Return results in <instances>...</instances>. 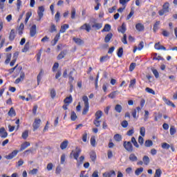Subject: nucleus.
<instances>
[{"label":"nucleus","mask_w":177,"mask_h":177,"mask_svg":"<svg viewBox=\"0 0 177 177\" xmlns=\"http://www.w3.org/2000/svg\"><path fill=\"white\" fill-rule=\"evenodd\" d=\"M55 19L57 21H60V12L59 11L57 12V13L55 15Z\"/></svg>","instance_id":"nucleus-51"},{"label":"nucleus","mask_w":177,"mask_h":177,"mask_svg":"<svg viewBox=\"0 0 177 177\" xmlns=\"http://www.w3.org/2000/svg\"><path fill=\"white\" fill-rule=\"evenodd\" d=\"M68 27H69L68 24H64L63 26H61L59 32H61V33L66 32V30H67V28H68Z\"/></svg>","instance_id":"nucleus-26"},{"label":"nucleus","mask_w":177,"mask_h":177,"mask_svg":"<svg viewBox=\"0 0 177 177\" xmlns=\"http://www.w3.org/2000/svg\"><path fill=\"white\" fill-rule=\"evenodd\" d=\"M154 48L157 50H167V48H165L164 46H162L160 42L155 44Z\"/></svg>","instance_id":"nucleus-7"},{"label":"nucleus","mask_w":177,"mask_h":177,"mask_svg":"<svg viewBox=\"0 0 177 177\" xmlns=\"http://www.w3.org/2000/svg\"><path fill=\"white\" fill-rule=\"evenodd\" d=\"M39 11L37 12L38 16L39 17V20L44 17V12H45V8H44V6H39Z\"/></svg>","instance_id":"nucleus-8"},{"label":"nucleus","mask_w":177,"mask_h":177,"mask_svg":"<svg viewBox=\"0 0 177 177\" xmlns=\"http://www.w3.org/2000/svg\"><path fill=\"white\" fill-rule=\"evenodd\" d=\"M171 147V145L167 142L162 143V148L165 149V150H168Z\"/></svg>","instance_id":"nucleus-46"},{"label":"nucleus","mask_w":177,"mask_h":177,"mask_svg":"<svg viewBox=\"0 0 177 177\" xmlns=\"http://www.w3.org/2000/svg\"><path fill=\"white\" fill-rule=\"evenodd\" d=\"M73 41H74V42H75V44L77 45H79V46L84 45V40H82L80 38L73 37Z\"/></svg>","instance_id":"nucleus-19"},{"label":"nucleus","mask_w":177,"mask_h":177,"mask_svg":"<svg viewBox=\"0 0 177 177\" xmlns=\"http://www.w3.org/2000/svg\"><path fill=\"white\" fill-rule=\"evenodd\" d=\"M123 147L127 151H129V153H132V151H133V145H132L131 141H124Z\"/></svg>","instance_id":"nucleus-2"},{"label":"nucleus","mask_w":177,"mask_h":177,"mask_svg":"<svg viewBox=\"0 0 177 177\" xmlns=\"http://www.w3.org/2000/svg\"><path fill=\"white\" fill-rule=\"evenodd\" d=\"M0 136L1 138H7L8 137V132L5 131V128L2 127L0 129Z\"/></svg>","instance_id":"nucleus-15"},{"label":"nucleus","mask_w":177,"mask_h":177,"mask_svg":"<svg viewBox=\"0 0 177 177\" xmlns=\"http://www.w3.org/2000/svg\"><path fill=\"white\" fill-rule=\"evenodd\" d=\"M102 24L95 22L94 24L92 25V28H96V30H100L102 28Z\"/></svg>","instance_id":"nucleus-31"},{"label":"nucleus","mask_w":177,"mask_h":177,"mask_svg":"<svg viewBox=\"0 0 177 177\" xmlns=\"http://www.w3.org/2000/svg\"><path fill=\"white\" fill-rule=\"evenodd\" d=\"M71 121H75V120H77V114L75 113V112H74V111L71 112Z\"/></svg>","instance_id":"nucleus-45"},{"label":"nucleus","mask_w":177,"mask_h":177,"mask_svg":"<svg viewBox=\"0 0 177 177\" xmlns=\"http://www.w3.org/2000/svg\"><path fill=\"white\" fill-rule=\"evenodd\" d=\"M122 42L124 44L127 45V44H128V41H127V35L124 34L123 35V38H122Z\"/></svg>","instance_id":"nucleus-63"},{"label":"nucleus","mask_w":177,"mask_h":177,"mask_svg":"<svg viewBox=\"0 0 177 177\" xmlns=\"http://www.w3.org/2000/svg\"><path fill=\"white\" fill-rule=\"evenodd\" d=\"M118 31L122 32V34H125V31H127V25H125V23H123L122 26L118 28Z\"/></svg>","instance_id":"nucleus-10"},{"label":"nucleus","mask_w":177,"mask_h":177,"mask_svg":"<svg viewBox=\"0 0 177 177\" xmlns=\"http://www.w3.org/2000/svg\"><path fill=\"white\" fill-rule=\"evenodd\" d=\"M123 54H124V49L122 48V47L119 48L117 53L118 56L119 57H122Z\"/></svg>","instance_id":"nucleus-37"},{"label":"nucleus","mask_w":177,"mask_h":177,"mask_svg":"<svg viewBox=\"0 0 177 177\" xmlns=\"http://www.w3.org/2000/svg\"><path fill=\"white\" fill-rule=\"evenodd\" d=\"M80 30H85L87 32H89L92 30V27L88 24H84L80 26Z\"/></svg>","instance_id":"nucleus-5"},{"label":"nucleus","mask_w":177,"mask_h":177,"mask_svg":"<svg viewBox=\"0 0 177 177\" xmlns=\"http://www.w3.org/2000/svg\"><path fill=\"white\" fill-rule=\"evenodd\" d=\"M134 133H135V130L133 129V128H132L131 129L129 130L127 132V136H132Z\"/></svg>","instance_id":"nucleus-53"},{"label":"nucleus","mask_w":177,"mask_h":177,"mask_svg":"<svg viewBox=\"0 0 177 177\" xmlns=\"http://www.w3.org/2000/svg\"><path fill=\"white\" fill-rule=\"evenodd\" d=\"M37 34V25H32L30 28V37H35V35Z\"/></svg>","instance_id":"nucleus-6"},{"label":"nucleus","mask_w":177,"mask_h":177,"mask_svg":"<svg viewBox=\"0 0 177 177\" xmlns=\"http://www.w3.org/2000/svg\"><path fill=\"white\" fill-rule=\"evenodd\" d=\"M64 103H65V104H70L71 103H73V97L71 95L66 97L64 100Z\"/></svg>","instance_id":"nucleus-21"},{"label":"nucleus","mask_w":177,"mask_h":177,"mask_svg":"<svg viewBox=\"0 0 177 177\" xmlns=\"http://www.w3.org/2000/svg\"><path fill=\"white\" fill-rule=\"evenodd\" d=\"M104 177H111V176H115V171L113 170H111L110 171H106L103 174Z\"/></svg>","instance_id":"nucleus-11"},{"label":"nucleus","mask_w":177,"mask_h":177,"mask_svg":"<svg viewBox=\"0 0 177 177\" xmlns=\"http://www.w3.org/2000/svg\"><path fill=\"white\" fill-rule=\"evenodd\" d=\"M55 31H57V29H56V25L52 24L50 29V32H55Z\"/></svg>","instance_id":"nucleus-52"},{"label":"nucleus","mask_w":177,"mask_h":177,"mask_svg":"<svg viewBox=\"0 0 177 177\" xmlns=\"http://www.w3.org/2000/svg\"><path fill=\"white\" fill-rule=\"evenodd\" d=\"M40 124H41V119H35V121L32 124L34 131H37V129H38V128H39Z\"/></svg>","instance_id":"nucleus-4"},{"label":"nucleus","mask_w":177,"mask_h":177,"mask_svg":"<svg viewBox=\"0 0 177 177\" xmlns=\"http://www.w3.org/2000/svg\"><path fill=\"white\" fill-rule=\"evenodd\" d=\"M151 71L156 78H158V77H160V74L158 73V71H157V69H154V68H151Z\"/></svg>","instance_id":"nucleus-39"},{"label":"nucleus","mask_w":177,"mask_h":177,"mask_svg":"<svg viewBox=\"0 0 177 177\" xmlns=\"http://www.w3.org/2000/svg\"><path fill=\"white\" fill-rule=\"evenodd\" d=\"M10 59H12V54H9L7 55V58L5 61L6 64H9L10 62Z\"/></svg>","instance_id":"nucleus-57"},{"label":"nucleus","mask_w":177,"mask_h":177,"mask_svg":"<svg viewBox=\"0 0 177 177\" xmlns=\"http://www.w3.org/2000/svg\"><path fill=\"white\" fill-rule=\"evenodd\" d=\"M22 138L26 140L27 138H28V131L26 130L24 133H22Z\"/></svg>","instance_id":"nucleus-59"},{"label":"nucleus","mask_w":177,"mask_h":177,"mask_svg":"<svg viewBox=\"0 0 177 177\" xmlns=\"http://www.w3.org/2000/svg\"><path fill=\"white\" fill-rule=\"evenodd\" d=\"M15 38H16V33H15V29H12L10 32L9 39L12 42L15 40Z\"/></svg>","instance_id":"nucleus-17"},{"label":"nucleus","mask_w":177,"mask_h":177,"mask_svg":"<svg viewBox=\"0 0 177 177\" xmlns=\"http://www.w3.org/2000/svg\"><path fill=\"white\" fill-rule=\"evenodd\" d=\"M82 100L84 102V106H89V102H88V96L84 95L82 97Z\"/></svg>","instance_id":"nucleus-38"},{"label":"nucleus","mask_w":177,"mask_h":177,"mask_svg":"<svg viewBox=\"0 0 177 177\" xmlns=\"http://www.w3.org/2000/svg\"><path fill=\"white\" fill-rule=\"evenodd\" d=\"M136 84V79L131 80L130 81L129 88H133Z\"/></svg>","instance_id":"nucleus-47"},{"label":"nucleus","mask_w":177,"mask_h":177,"mask_svg":"<svg viewBox=\"0 0 177 177\" xmlns=\"http://www.w3.org/2000/svg\"><path fill=\"white\" fill-rule=\"evenodd\" d=\"M145 147H151L153 146V141L151 140H147L145 142Z\"/></svg>","instance_id":"nucleus-34"},{"label":"nucleus","mask_w":177,"mask_h":177,"mask_svg":"<svg viewBox=\"0 0 177 177\" xmlns=\"http://www.w3.org/2000/svg\"><path fill=\"white\" fill-rule=\"evenodd\" d=\"M140 133L141 136H145L146 133V129L145 127H140Z\"/></svg>","instance_id":"nucleus-55"},{"label":"nucleus","mask_w":177,"mask_h":177,"mask_svg":"<svg viewBox=\"0 0 177 177\" xmlns=\"http://www.w3.org/2000/svg\"><path fill=\"white\" fill-rule=\"evenodd\" d=\"M28 49H30V42H26L24 46V48L22 49V52H28Z\"/></svg>","instance_id":"nucleus-42"},{"label":"nucleus","mask_w":177,"mask_h":177,"mask_svg":"<svg viewBox=\"0 0 177 177\" xmlns=\"http://www.w3.org/2000/svg\"><path fill=\"white\" fill-rule=\"evenodd\" d=\"M8 115L10 117H15L16 115V111H15V109H13V107H11L10 111H8Z\"/></svg>","instance_id":"nucleus-29"},{"label":"nucleus","mask_w":177,"mask_h":177,"mask_svg":"<svg viewBox=\"0 0 177 177\" xmlns=\"http://www.w3.org/2000/svg\"><path fill=\"white\" fill-rule=\"evenodd\" d=\"M75 13H76V10L75 8H72L71 10V19H75Z\"/></svg>","instance_id":"nucleus-61"},{"label":"nucleus","mask_w":177,"mask_h":177,"mask_svg":"<svg viewBox=\"0 0 177 177\" xmlns=\"http://www.w3.org/2000/svg\"><path fill=\"white\" fill-rule=\"evenodd\" d=\"M90 157H91V161L95 162L96 160V152L93 151H91Z\"/></svg>","instance_id":"nucleus-28"},{"label":"nucleus","mask_w":177,"mask_h":177,"mask_svg":"<svg viewBox=\"0 0 177 177\" xmlns=\"http://www.w3.org/2000/svg\"><path fill=\"white\" fill-rule=\"evenodd\" d=\"M80 154H81V149L76 147L75 152L73 153V158H75V160H78Z\"/></svg>","instance_id":"nucleus-9"},{"label":"nucleus","mask_w":177,"mask_h":177,"mask_svg":"<svg viewBox=\"0 0 177 177\" xmlns=\"http://www.w3.org/2000/svg\"><path fill=\"white\" fill-rule=\"evenodd\" d=\"M113 139L116 141V142H121L122 140V136L120 134H115L113 136Z\"/></svg>","instance_id":"nucleus-30"},{"label":"nucleus","mask_w":177,"mask_h":177,"mask_svg":"<svg viewBox=\"0 0 177 177\" xmlns=\"http://www.w3.org/2000/svg\"><path fill=\"white\" fill-rule=\"evenodd\" d=\"M111 38H113V33H108L104 37V42L106 44H108V42H110V41L111 40Z\"/></svg>","instance_id":"nucleus-16"},{"label":"nucleus","mask_w":177,"mask_h":177,"mask_svg":"<svg viewBox=\"0 0 177 177\" xmlns=\"http://www.w3.org/2000/svg\"><path fill=\"white\" fill-rule=\"evenodd\" d=\"M67 55V50H62L57 57V60H62L64 57Z\"/></svg>","instance_id":"nucleus-12"},{"label":"nucleus","mask_w":177,"mask_h":177,"mask_svg":"<svg viewBox=\"0 0 177 177\" xmlns=\"http://www.w3.org/2000/svg\"><path fill=\"white\" fill-rule=\"evenodd\" d=\"M50 96L53 99H55V97H56V91L55 90V88L51 89Z\"/></svg>","instance_id":"nucleus-54"},{"label":"nucleus","mask_w":177,"mask_h":177,"mask_svg":"<svg viewBox=\"0 0 177 177\" xmlns=\"http://www.w3.org/2000/svg\"><path fill=\"white\" fill-rule=\"evenodd\" d=\"M131 142L133 143L135 147H136L137 149H139V144H138V141H136V138H135V137L131 138Z\"/></svg>","instance_id":"nucleus-33"},{"label":"nucleus","mask_w":177,"mask_h":177,"mask_svg":"<svg viewBox=\"0 0 177 177\" xmlns=\"http://www.w3.org/2000/svg\"><path fill=\"white\" fill-rule=\"evenodd\" d=\"M93 124H94V125H95V127H100V121L99 120L95 119V120H93Z\"/></svg>","instance_id":"nucleus-62"},{"label":"nucleus","mask_w":177,"mask_h":177,"mask_svg":"<svg viewBox=\"0 0 177 177\" xmlns=\"http://www.w3.org/2000/svg\"><path fill=\"white\" fill-rule=\"evenodd\" d=\"M142 161L145 165H147L148 164H150V158H149L147 156H144L142 158Z\"/></svg>","instance_id":"nucleus-25"},{"label":"nucleus","mask_w":177,"mask_h":177,"mask_svg":"<svg viewBox=\"0 0 177 177\" xmlns=\"http://www.w3.org/2000/svg\"><path fill=\"white\" fill-rule=\"evenodd\" d=\"M57 68H59V63L55 62L53 66L52 71L55 72L56 70H57Z\"/></svg>","instance_id":"nucleus-60"},{"label":"nucleus","mask_w":177,"mask_h":177,"mask_svg":"<svg viewBox=\"0 0 177 177\" xmlns=\"http://www.w3.org/2000/svg\"><path fill=\"white\" fill-rule=\"evenodd\" d=\"M117 95H118V91H113L109 95V97L114 99Z\"/></svg>","instance_id":"nucleus-35"},{"label":"nucleus","mask_w":177,"mask_h":177,"mask_svg":"<svg viewBox=\"0 0 177 177\" xmlns=\"http://www.w3.org/2000/svg\"><path fill=\"white\" fill-rule=\"evenodd\" d=\"M115 111H116V113H121L122 111V106H121L120 104H116L115 106Z\"/></svg>","instance_id":"nucleus-27"},{"label":"nucleus","mask_w":177,"mask_h":177,"mask_svg":"<svg viewBox=\"0 0 177 177\" xmlns=\"http://www.w3.org/2000/svg\"><path fill=\"white\" fill-rule=\"evenodd\" d=\"M146 92H147L148 93H151V95H156V92L154 91V90H153V88H150L149 87H147L145 88Z\"/></svg>","instance_id":"nucleus-49"},{"label":"nucleus","mask_w":177,"mask_h":177,"mask_svg":"<svg viewBox=\"0 0 177 177\" xmlns=\"http://www.w3.org/2000/svg\"><path fill=\"white\" fill-rule=\"evenodd\" d=\"M59 39H60V33H57L54 38L55 43L53 44V46H55V45L57 44V41H59Z\"/></svg>","instance_id":"nucleus-41"},{"label":"nucleus","mask_w":177,"mask_h":177,"mask_svg":"<svg viewBox=\"0 0 177 177\" xmlns=\"http://www.w3.org/2000/svg\"><path fill=\"white\" fill-rule=\"evenodd\" d=\"M162 100L165 101V103H166V104H167V106H171V107H174V108L176 107L175 104H174L172 102H171V100L167 99V97H163Z\"/></svg>","instance_id":"nucleus-14"},{"label":"nucleus","mask_w":177,"mask_h":177,"mask_svg":"<svg viewBox=\"0 0 177 177\" xmlns=\"http://www.w3.org/2000/svg\"><path fill=\"white\" fill-rule=\"evenodd\" d=\"M28 146H30V142H25L24 143H23L21 145L20 151H23V150H26V149H27V147H28Z\"/></svg>","instance_id":"nucleus-23"},{"label":"nucleus","mask_w":177,"mask_h":177,"mask_svg":"<svg viewBox=\"0 0 177 177\" xmlns=\"http://www.w3.org/2000/svg\"><path fill=\"white\" fill-rule=\"evenodd\" d=\"M44 71L43 69L40 70L39 73L37 75V85H39V82H41V80H42V76L44 75Z\"/></svg>","instance_id":"nucleus-22"},{"label":"nucleus","mask_w":177,"mask_h":177,"mask_svg":"<svg viewBox=\"0 0 177 177\" xmlns=\"http://www.w3.org/2000/svg\"><path fill=\"white\" fill-rule=\"evenodd\" d=\"M109 59H110V57H109V55L102 56L100 57V63H104V62H107Z\"/></svg>","instance_id":"nucleus-36"},{"label":"nucleus","mask_w":177,"mask_h":177,"mask_svg":"<svg viewBox=\"0 0 177 177\" xmlns=\"http://www.w3.org/2000/svg\"><path fill=\"white\" fill-rule=\"evenodd\" d=\"M162 174V171H161V169H158L156 170L154 177H161Z\"/></svg>","instance_id":"nucleus-40"},{"label":"nucleus","mask_w":177,"mask_h":177,"mask_svg":"<svg viewBox=\"0 0 177 177\" xmlns=\"http://www.w3.org/2000/svg\"><path fill=\"white\" fill-rule=\"evenodd\" d=\"M67 146H68V140H65L64 142H62L60 145V149L62 150H64L67 149Z\"/></svg>","instance_id":"nucleus-18"},{"label":"nucleus","mask_w":177,"mask_h":177,"mask_svg":"<svg viewBox=\"0 0 177 177\" xmlns=\"http://www.w3.org/2000/svg\"><path fill=\"white\" fill-rule=\"evenodd\" d=\"M121 125L123 128H127L128 127V121L124 120L122 122Z\"/></svg>","instance_id":"nucleus-64"},{"label":"nucleus","mask_w":177,"mask_h":177,"mask_svg":"<svg viewBox=\"0 0 177 177\" xmlns=\"http://www.w3.org/2000/svg\"><path fill=\"white\" fill-rule=\"evenodd\" d=\"M176 133V129H175L174 126H171L170 127V135H175Z\"/></svg>","instance_id":"nucleus-50"},{"label":"nucleus","mask_w":177,"mask_h":177,"mask_svg":"<svg viewBox=\"0 0 177 177\" xmlns=\"http://www.w3.org/2000/svg\"><path fill=\"white\" fill-rule=\"evenodd\" d=\"M110 30H111V26H110V24H105L104 28L102 29V32H104V31L109 32Z\"/></svg>","instance_id":"nucleus-24"},{"label":"nucleus","mask_w":177,"mask_h":177,"mask_svg":"<svg viewBox=\"0 0 177 177\" xmlns=\"http://www.w3.org/2000/svg\"><path fill=\"white\" fill-rule=\"evenodd\" d=\"M88 111H89V105H84V107L82 111L83 115H86V113H88Z\"/></svg>","instance_id":"nucleus-43"},{"label":"nucleus","mask_w":177,"mask_h":177,"mask_svg":"<svg viewBox=\"0 0 177 177\" xmlns=\"http://www.w3.org/2000/svg\"><path fill=\"white\" fill-rule=\"evenodd\" d=\"M145 46V43L143 41H140L138 46V50H142Z\"/></svg>","instance_id":"nucleus-58"},{"label":"nucleus","mask_w":177,"mask_h":177,"mask_svg":"<svg viewBox=\"0 0 177 177\" xmlns=\"http://www.w3.org/2000/svg\"><path fill=\"white\" fill-rule=\"evenodd\" d=\"M142 172H143V167H140L135 171V174L139 176Z\"/></svg>","instance_id":"nucleus-44"},{"label":"nucleus","mask_w":177,"mask_h":177,"mask_svg":"<svg viewBox=\"0 0 177 177\" xmlns=\"http://www.w3.org/2000/svg\"><path fill=\"white\" fill-rule=\"evenodd\" d=\"M138 143H140V146H143V143H145V139L141 136L138 137Z\"/></svg>","instance_id":"nucleus-56"},{"label":"nucleus","mask_w":177,"mask_h":177,"mask_svg":"<svg viewBox=\"0 0 177 177\" xmlns=\"http://www.w3.org/2000/svg\"><path fill=\"white\" fill-rule=\"evenodd\" d=\"M17 153H19V151L15 150L8 155H6L5 156V158H6V160H12V158H15V156H17Z\"/></svg>","instance_id":"nucleus-3"},{"label":"nucleus","mask_w":177,"mask_h":177,"mask_svg":"<svg viewBox=\"0 0 177 177\" xmlns=\"http://www.w3.org/2000/svg\"><path fill=\"white\" fill-rule=\"evenodd\" d=\"M129 159L131 162H135L138 161V156L135 155V153H131L129 155Z\"/></svg>","instance_id":"nucleus-20"},{"label":"nucleus","mask_w":177,"mask_h":177,"mask_svg":"<svg viewBox=\"0 0 177 177\" xmlns=\"http://www.w3.org/2000/svg\"><path fill=\"white\" fill-rule=\"evenodd\" d=\"M160 21H157L153 25V31L156 32L158 30V26H160Z\"/></svg>","instance_id":"nucleus-48"},{"label":"nucleus","mask_w":177,"mask_h":177,"mask_svg":"<svg viewBox=\"0 0 177 177\" xmlns=\"http://www.w3.org/2000/svg\"><path fill=\"white\" fill-rule=\"evenodd\" d=\"M103 115V112L102 111H97L95 113V120H100V118Z\"/></svg>","instance_id":"nucleus-32"},{"label":"nucleus","mask_w":177,"mask_h":177,"mask_svg":"<svg viewBox=\"0 0 177 177\" xmlns=\"http://www.w3.org/2000/svg\"><path fill=\"white\" fill-rule=\"evenodd\" d=\"M136 28L137 31L142 32L145 31V26L141 23H138L136 25Z\"/></svg>","instance_id":"nucleus-13"},{"label":"nucleus","mask_w":177,"mask_h":177,"mask_svg":"<svg viewBox=\"0 0 177 177\" xmlns=\"http://www.w3.org/2000/svg\"><path fill=\"white\" fill-rule=\"evenodd\" d=\"M168 12H169V3L166 2L162 6V9L158 11V13L160 16H164Z\"/></svg>","instance_id":"nucleus-1"}]
</instances>
